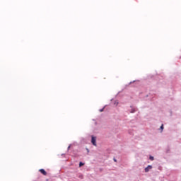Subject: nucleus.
I'll use <instances>...</instances> for the list:
<instances>
[{
	"mask_svg": "<svg viewBox=\"0 0 181 181\" xmlns=\"http://www.w3.org/2000/svg\"><path fill=\"white\" fill-rule=\"evenodd\" d=\"M103 109L100 110V112H103Z\"/></svg>",
	"mask_w": 181,
	"mask_h": 181,
	"instance_id": "8",
	"label": "nucleus"
},
{
	"mask_svg": "<svg viewBox=\"0 0 181 181\" xmlns=\"http://www.w3.org/2000/svg\"><path fill=\"white\" fill-rule=\"evenodd\" d=\"M150 160H153V156H150Z\"/></svg>",
	"mask_w": 181,
	"mask_h": 181,
	"instance_id": "6",
	"label": "nucleus"
},
{
	"mask_svg": "<svg viewBox=\"0 0 181 181\" xmlns=\"http://www.w3.org/2000/svg\"><path fill=\"white\" fill-rule=\"evenodd\" d=\"M115 162H117V160L115 159Z\"/></svg>",
	"mask_w": 181,
	"mask_h": 181,
	"instance_id": "10",
	"label": "nucleus"
},
{
	"mask_svg": "<svg viewBox=\"0 0 181 181\" xmlns=\"http://www.w3.org/2000/svg\"><path fill=\"white\" fill-rule=\"evenodd\" d=\"M84 163H83L82 162L79 163V167L81 168V166H83Z\"/></svg>",
	"mask_w": 181,
	"mask_h": 181,
	"instance_id": "4",
	"label": "nucleus"
},
{
	"mask_svg": "<svg viewBox=\"0 0 181 181\" xmlns=\"http://www.w3.org/2000/svg\"><path fill=\"white\" fill-rule=\"evenodd\" d=\"M160 129H161V131H163V124H162V125L160 126Z\"/></svg>",
	"mask_w": 181,
	"mask_h": 181,
	"instance_id": "5",
	"label": "nucleus"
},
{
	"mask_svg": "<svg viewBox=\"0 0 181 181\" xmlns=\"http://www.w3.org/2000/svg\"><path fill=\"white\" fill-rule=\"evenodd\" d=\"M68 149H70V146L68 147Z\"/></svg>",
	"mask_w": 181,
	"mask_h": 181,
	"instance_id": "9",
	"label": "nucleus"
},
{
	"mask_svg": "<svg viewBox=\"0 0 181 181\" xmlns=\"http://www.w3.org/2000/svg\"><path fill=\"white\" fill-rule=\"evenodd\" d=\"M131 112H135V110H133Z\"/></svg>",
	"mask_w": 181,
	"mask_h": 181,
	"instance_id": "7",
	"label": "nucleus"
},
{
	"mask_svg": "<svg viewBox=\"0 0 181 181\" xmlns=\"http://www.w3.org/2000/svg\"><path fill=\"white\" fill-rule=\"evenodd\" d=\"M96 141H97V138L95 136H92L91 142H92L93 145H94V146H97Z\"/></svg>",
	"mask_w": 181,
	"mask_h": 181,
	"instance_id": "1",
	"label": "nucleus"
},
{
	"mask_svg": "<svg viewBox=\"0 0 181 181\" xmlns=\"http://www.w3.org/2000/svg\"><path fill=\"white\" fill-rule=\"evenodd\" d=\"M151 169H152V165H148V167H146L145 168V172L148 173V172H149V170H151Z\"/></svg>",
	"mask_w": 181,
	"mask_h": 181,
	"instance_id": "3",
	"label": "nucleus"
},
{
	"mask_svg": "<svg viewBox=\"0 0 181 181\" xmlns=\"http://www.w3.org/2000/svg\"><path fill=\"white\" fill-rule=\"evenodd\" d=\"M39 172H40V173H42V175H43L44 176L47 175V173L46 172V170H45V169H40Z\"/></svg>",
	"mask_w": 181,
	"mask_h": 181,
	"instance_id": "2",
	"label": "nucleus"
}]
</instances>
